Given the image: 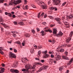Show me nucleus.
Instances as JSON below:
<instances>
[{
	"label": "nucleus",
	"mask_w": 73,
	"mask_h": 73,
	"mask_svg": "<svg viewBox=\"0 0 73 73\" xmlns=\"http://www.w3.org/2000/svg\"><path fill=\"white\" fill-rule=\"evenodd\" d=\"M53 33L54 35H55L57 37H60V36H62L63 34L62 33V32L60 31L58 34H57V30L56 29H54V31H53Z\"/></svg>",
	"instance_id": "nucleus-1"
},
{
	"label": "nucleus",
	"mask_w": 73,
	"mask_h": 73,
	"mask_svg": "<svg viewBox=\"0 0 73 73\" xmlns=\"http://www.w3.org/2000/svg\"><path fill=\"white\" fill-rule=\"evenodd\" d=\"M39 4L41 6V7H42L43 9H47V6L46 5V4L44 2H39Z\"/></svg>",
	"instance_id": "nucleus-2"
},
{
	"label": "nucleus",
	"mask_w": 73,
	"mask_h": 73,
	"mask_svg": "<svg viewBox=\"0 0 73 73\" xmlns=\"http://www.w3.org/2000/svg\"><path fill=\"white\" fill-rule=\"evenodd\" d=\"M48 66H44L43 67H42L40 68V69L38 70L37 72H41V71L42 70H46V69L48 68Z\"/></svg>",
	"instance_id": "nucleus-3"
},
{
	"label": "nucleus",
	"mask_w": 73,
	"mask_h": 73,
	"mask_svg": "<svg viewBox=\"0 0 73 73\" xmlns=\"http://www.w3.org/2000/svg\"><path fill=\"white\" fill-rule=\"evenodd\" d=\"M53 2H54V5H58L59 4V3H60L61 2L60 0H52Z\"/></svg>",
	"instance_id": "nucleus-4"
},
{
	"label": "nucleus",
	"mask_w": 73,
	"mask_h": 73,
	"mask_svg": "<svg viewBox=\"0 0 73 73\" xmlns=\"http://www.w3.org/2000/svg\"><path fill=\"white\" fill-rule=\"evenodd\" d=\"M9 56L10 57H12V58H16V56L15 54L12 53L10 52L9 54Z\"/></svg>",
	"instance_id": "nucleus-5"
},
{
	"label": "nucleus",
	"mask_w": 73,
	"mask_h": 73,
	"mask_svg": "<svg viewBox=\"0 0 73 73\" xmlns=\"http://www.w3.org/2000/svg\"><path fill=\"white\" fill-rule=\"evenodd\" d=\"M44 30L45 32H49L50 33H52V31L49 29V28H48V27L44 28Z\"/></svg>",
	"instance_id": "nucleus-6"
},
{
	"label": "nucleus",
	"mask_w": 73,
	"mask_h": 73,
	"mask_svg": "<svg viewBox=\"0 0 73 73\" xmlns=\"http://www.w3.org/2000/svg\"><path fill=\"white\" fill-rule=\"evenodd\" d=\"M36 66L35 65H33V66L32 67L31 66H29L28 65L27 66V69H35V67Z\"/></svg>",
	"instance_id": "nucleus-7"
},
{
	"label": "nucleus",
	"mask_w": 73,
	"mask_h": 73,
	"mask_svg": "<svg viewBox=\"0 0 73 73\" xmlns=\"http://www.w3.org/2000/svg\"><path fill=\"white\" fill-rule=\"evenodd\" d=\"M56 60L58 61L61 59V56L60 55H58L55 57Z\"/></svg>",
	"instance_id": "nucleus-8"
},
{
	"label": "nucleus",
	"mask_w": 73,
	"mask_h": 73,
	"mask_svg": "<svg viewBox=\"0 0 73 73\" xmlns=\"http://www.w3.org/2000/svg\"><path fill=\"white\" fill-rule=\"evenodd\" d=\"M1 24L2 25H3V26L6 28H9V26H7L6 24H3L2 23H1Z\"/></svg>",
	"instance_id": "nucleus-9"
},
{
	"label": "nucleus",
	"mask_w": 73,
	"mask_h": 73,
	"mask_svg": "<svg viewBox=\"0 0 73 73\" xmlns=\"http://www.w3.org/2000/svg\"><path fill=\"white\" fill-rule=\"evenodd\" d=\"M49 57H50V55L48 54H43L44 58H48Z\"/></svg>",
	"instance_id": "nucleus-10"
},
{
	"label": "nucleus",
	"mask_w": 73,
	"mask_h": 73,
	"mask_svg": "<svg viewBox=\"0 0 73 73\" xmlns=\"http://www.w3.org/2000/svg\"><path fill=\"white\" fill-rule=\"evenodd\" d=\"M11 2L15 5H16V4H17V1H15V0H11Z\"/></svg>",
	"instance_id": "nucleus-11"
},
{
	"label": "nucleus",
	"mask_w": 73,
	"mask_h": 73,
	"mask_svg": "<svg viewBox=\"0 0 73 73\" xmlns=\"http://www.w3.org/2000/svg\"><path fill=\"white\" fill-rule=\"evenodd\" d=\"M0 73H3V72H4V68H0Z\"/></svg>",
	"instance_id": "nucleus-12"
},
{
	"label": "nucleus",
	"mask_w": 73,
	"mask_h": 73,
	"mask_svg": "<svg viewBox=\"0 0 73 73\" xmlns=\"http://www.w3.org/2000/svg\"><path fill=\"white\" fill-rule=\"evenodd\" d=\"M62 57L63 58L65 59V60H69V58L66 56H62Z\"/></svg>",
	"instance_id": "nucleus-13"
},
{
	"label": "nucleus",
	"mask_w": 73,
	"mask_h": 73,
	"mask_svg": "<svg viewBox=\"0 0 73 73\" xmlns=\"http://www.w3.org/2000/svg\"><path fill=\"white\" fill-rule=\"evenodd\" d=\"M72 38L71 37H68L67 40H66V42L68 43L71 40Z\"/></svg>",
	"instance_id": "nucleus-14"
},
{
	"label": "nucleus",
	"mask_w": 73,
	"mask_h": 73,
	"mask_svg": "<svg viewBox=\"0 0 73 73\" xmlns=\"http://www.w3.org/2000/svg\"><path fill=\"white\" fill-rule=\"evenodd\" d=\"M44 32H45V31H42L41 32H40V33L41 34V35H42V36H44L45 35V33Z\"/></svg>",
	"instance_id": "nucleus-15"
},
{
	"label": "nucleus",
	"mask_w": 73,
	"mask_h": 73,
	"mask_svg": "<svg viewBox=\"0 0 73 73\" xmlns=\"http://www.w3.org/2000/svg\"><path fill=\"white\" fill-rule=\"evenodd\" d=\"M30 50L31 53H33L34 52H35V51H34V49H33V48H31Z\"/></svg>",
	"instance_id": "nucleus-16"
},
{
	"label": "nucleus",
	"mask_w": 73,
	"mask_h": 73,
	"mask_svg": "<svg viewBox=\"0 0 73 73\" xmlns=\"http://www.w3.org/2000/svg\"><path fill=\"white\" fill-rule=\"evenodd\" d=\"M73 61V58H72L70 60V61L68 62L69 64H72V62Z\"/></svg>",
	"instance_id": "nucleus-17"
},
{
	"label": "nucleus",
	"mask_w": 73,
	"mask_h": 73,
	"mask_svg": "<svg viewBox=\"0 0 73 73\" xmlns=\"http://www.w3.org/2000/svg\"><path fill=\"white\" fill-rule=\"evenodd\" d=\"M47 50H46L45 51H44L42 52V53L44 54H46L47 53Z\"/></svg>",
	"instance_id": "nucleus-18"
},
{
	"label": "nucleus",
	"mask_w": 73,
	"mask_h": 73,
	"mask_svg": "<svg viewBox=\"0 0 73 73\" xmlns=\"http://www.w3.org/2000/svg\"><path fill=\"white\" fill-rule=\"evenodd\" d=\"M22 60L23 62H25L27 60V59L26 58H22Z\"/></svg>",
	"instance_id": "nucleus-19"
},
{
	"label": "nucleus",
	"mask_w": 73,
	"mask_h": 73,
	"mask_svg": "<svg viewBox=\"0 0 73 73\" xmlns=\"http://www.w3.org/2000/svg\"><path fill=\"white\" fill-rule=\"evenodd\" d=\"M19 24H20V25H24V22H20L19 23Z\"/></svg>",
	"instance_id": "nucleus-20"
},
{
	"label": "nucleus",
	"mask_w": 73,
	"mask_h": 73,
	"mask_svg": "<svg viewBox=\"0 0 73 73\" xmlns=\"http://www.w3.org/2000/svg\"><path fill=\"white\" fill-rule=\"evenodd\" d=\"M63 69H64V66H61L60 68H59V70L60 71H62V70H63Z\"/></svg>",
	"instance_id": "nucleus-21"
},
{
	"label": "nucleus",
	"mask_w": 73,
	"mask_h": 73,
	"mask_svg": "<svg viewBox=\"0 0 73 73\" xmlns=\"http://www.w3.org/2000/svg\"><path fill=\"white\" fill-rule=\"evenodd\" d=\"M54 20H55L56 21H60L61 20V19L59 18H55L54 19Z\"/></svg>",
	"instance_id": "nucleus-22"
},
{
	"label": "nucleus",
	"mask_w": 73,
	"mask_h": 73,
	"mask_svg": "<svg viewBox=\"0 0 73 73\" xmlns=\"http://www.w3.org/2000/svg\"><path fill=\"white\" fill-rule=\"evenodd\" d=\"M14 44H19V45H20V44H21V43H20V41L15 42H14Z\"/></svg>",
	"instance_id": "nucleus-23"
},
{
	"label": "nucleus",
	"mask_w": 73,
	"mask_h": 73,
	"mask_svg": "<svg viewBox=\"0 0 73 73\" xmlns=\"http://www.w3.org/2000/svg\"><path fill=\"white\" fill-rule=\"evenodd\" d=\"M73 14L70 15L69 17V19H73Z\"/></svg>",
	"instance_id": "nucleus-24"
},
{
	"label": "nucleus",
	"mask_w": 73,
	"mask_h": 73,
	"mask_svg": "<svg viewBox=\"0 0 73 73\" xmlns=\"http://www.w3.org/2000/svg\"><path fill=\"white\" fill-rule=\"evenodd\" d=\"M73 31H71L69 35L70 36V37H72V35H73Z\"/></svg>",
	"instance_id": "nucleus-25"
},
{
	"label": "nucleus",
	"mask_w": 73,
	"mask_h": 73,
	"mask_svg": "<svg viewBox=\"0 0 73 73\" xmlns=\"http://www.w3.org/2000/svg\"><path fill=\"white\" fill-rule=\"evenodd\" d=\"M17 1V4H18V3H21V0H18L17 1Z\"/></svg>",
	"instance_id": "nucleus-26"
},
{
	"label": "nucleus",
	"mask_w": 73,
	"mask_h": 73,
	"mask_svg": "<svg viewBox=\"0 0 73 73\" xmlns=\"http://www.w3.org/2000/svg\"><path fill=\"white\" fill-rule=\"evenodd\" d=\"M38 49H41L42 48V46L41 45H38Z\"/></svg>",
	"instance_id": "nucleus-27"
},
{
	"label": "nucleus",
	"mask_w": 73,
	"mask_h": 73,
	"mask_svg": "<svg viewBox=\"0 0 73 73\" xmlns=\"http://www.w3.org/2000/svg\"><path fill=\"white\" fill-rule=\"evenodd\" d=\"M59 52H64V49L62 48L58 50Z\"/></svg>",
	"instance_id": "nucleus-28"
},
{
	"label": "nucleus",
	"mask_w": 73,
	"mask_h": 73,
	"mask_svg": "<svg viewBox=\"0 0 73 73\" xmlns=\"http://www.w3.org/2000/svg\"><path fill=\"white\" fill-rule=\"evenodd\" d=\"M14 72L15 73H19V71L17 70H14Z\"/></svg>",
	"instance_id": "nucleus-29"
},
{
	"label": "nucleus",
	"mask_w": 73,
	"mask_h": 73,
	"mask_svg": "<svg viewBox=\"0 0 73 73\" xmlns=\"http://www.w3.org/2000/svg\"><path fill=\"white\" fill-rule=\"evenodd\" d=\"M65 25L66 26V27L67 28H69L70 27V26L69 25L67 24H65Z\"/></svg>",
	"instance_id": "nucleus-30"
},
{
	"label": "nucleus",
	"mask_w": 73,
	"mask_h": 73,
	"mask_svg": "<svg viewBox=\"0 0 73 73\" xmlns=\"http://www.w3.org/2000/svg\"><path fill=\"white\" fill-rule=\"evenodd\" d=\"M54 8H55V7H50V10H53V9H54Z\"/></svg>",
	"instance_id": "nucleus-31"
},
{
	"label": "nucleus",
	"mask_w": 73,
	"mask_h": 73,
	"mask_svg": "<svg viewBox=\"0 0 73 73\" xmlns=\"http://www.w3.org/2000/svg\"><path fill=\"white\" fill-rule=\"evenodd\" d=\"M11 33H12L13 34H16L17 33V32L15 31H13L11 32Z\"/></svg>",
	"instance_id": "nucleus-32"
},
{
	"label": "nucleus",
	"mask_w": 73,
	"mask_h": 73,
	"mask_svg": "<svg viewBox=\"0 0 73 73\" xmlns=\"http://www.w3.org/2000/svg\"><path fill=\"white\" fill-rule=\"evenodd\" d=\"M4 0L6 1V0H0V3H4Z\"/></svg>",
	"instance_id": "nucleus-33"
},
{
	"label": "nucleus",
	"mask_w": 73,
	"mask_h": 73,
	"mask_svg": "<svg viewBox=\"0 0 73 73\" xmlns=\"http://www.w3.org/2000/svg\"><path fill=\"white\" fill-rule=\"evenodd\" d=\"M10 71L11 72H12V73H15V70L14 69H11Z\"/></svg>",
	"instance_id": "nucleus-34"
},
{
	"label": "nucleus",
	"mask_w": 73,
	"mask_h": 73,
	"mask_svg": "<svg viewBox=\"0 0 73 73\" xmlns=\"http://www.w3.org/2000/svg\"><path fill=\"white\" fill-rule=\"evenodd\" d=\"M36 65H41V63H40L39 62H36Z\"/></svg>",
	"instance_id": "nucleus-35"
},
{
	"label": "nucleus",
	"mask_w": 73,
	"mask_h": 73,
	"mask_svg": "<svg viewBox=\"0 0 73 73\" xmlns=\"http://www.w3.org/2000/svg\"><path fill=\"white\" fill-rule=\"evenodd\" d=\"M41 53V50H39L38 52V55H39V56H40Z\"/></svg>",
	"instance_id": "nucleus-36"
},
{
	"label": "nucleus",
	"mask_w": 73,
	"mask_h": 73,
	"mask_svg": "<svg viewBox=\"0 0 73 73\" xmlns=\"http://www.w3.org/2000/svg\"><path fill=\"white\" fill-rule=\"evenodd\" d=\"M53 60L52 59H50V63H51V64H52V63H53Z\"/></svg>",
	"instance_id": "nucleus-37"
},
{
	"label": "nucleus",
	"mask_w": 73,
	"mask_h": 73,
	"mask_svg": "<svg viewBox=\"0 0 73 73\" xmlns=\"http://www.w3.org/2000/svg\"><path fill=\"white\" fill-rule=\"evenodd\" d=\"M65 54L66 56H68V52L67 51H65Z\"/></svg>",
	"instance_id": "nucleus-38"
},
{
	"label": "nucleus",
	"mask_w": 73,
	"mask_h": 73,
	"mask_svg": "<svg viewBox=\"0 0 73 73\" xmlns=\"http://www.w3.org/2000/svg\"><path fill=\"white\" fill-rule=\"evenodd\" d=\"M26 37H29L30 36V35H29V34H27L26 35Z\"/></svg>",
	"instance_id": "nucleus-39"
},
{
	"label": "nucleus",
	"mask_w": 73,
	"mask_h": 73,
	"mask_svg": "<svg viewBox=\"0 0 73 73\" xmlns=\"http://www.w3.org/2000/svg\"><path fill=\"white\" fill-rule=\"evenodd\" d=\"M25 41H23L22 43V45L23 46H25Z\"/></svg>",
	"instance_id": "nucleus-40"
},
{
	"label": "nucleus",
	"mask_w": 73,
	"mask_h": 73,
	"mask_svg": "<svg viewBox=\"0 0 73 73\" xmlns=\"http://www.w3.org/2000/svg\"><path fill=\"white\" fill-rule=\"evenodd\" d=\"M40 13H41L40 12L39 13L38 15V17L39 19L40 17Z\"/></svg>",
	"instance_id": "nucleus-41"
},
{
	"label": "nucleus",
	"mask_w": 73,
	"mask_h": 73,
	"mask_svg": "<svg viewBox=\"0 0 73 73\" xmlns=\"http://www.w3.org/2000/svg\"><path fill=\"white\" fill-rule=\"evenodd\" d=\"M25 8L27 10V9H28V5H26L25 6Z\"/></svg>",
	"instance_id": "nucleus-42"
},
{
	"label": "nucleus",
	"mask_w": 73,
	"mask_h": 73,
	"mask_svg": "<svg viewBox=\"0 0 73 73\" xmlns=\"http://www.w3.org/2000/svg\"><path fill=\"white\" fill-rule=\"evenodd\" d=\"M58 54H59V52H56V53L55 54V57L56 56H59Z\"/></svg>",
	"instance_id": "nucleus-43"
},
{
	"label": "nucleus",
	"mask_w": 73,
	"mask_h": 73,
	"mask_svg": "<svg viewBox=\"0 0 73 73\" xmlns=\"http://www.w3.org/2000/svg\"><path fill=\"white\" fill-rule=\"evenodd\" d=\"M63 22L64 23V24L65 25V24H66V23H68L67 22H66V21H65V19H64L63 20Z\"/></svg>",
	"instance_id": "nucleus-44"
},
{
	"label": "nucleus",
	"mask_w": 73,
	"mask_h": 73,
	"mask_svg": "<svg viewBox=\"0 0 73 73\" xmlns=\"http://www.w3.org/2000/svg\"><path fill=\"white\" fill-rule=\"evenodd\" d=\"M27 2H28V1H27V0H25L24 1V4H27Z\"/></svg>",
	"instance_id": "nucleus-45"
},
{
	"label": "nucleus",
	"mask_w": 73,
	"mask_h": 73,
	"mask_svg": "<svg viewBox=\"0 0 73 73\" xmlns=\"http://www.w3.org/2000/svg\"><path fill=\"white\" fill-rule=\"evenodd\" d=\"M49 18L50 19H53V17L52 16H49Z\"/></svg>",
	"instance_id": "nucleus-46"
},
{
	"label": "nucleus",
	"mask_w": 73,
	"mask_h": 73,
	"mask_svg": "<svg viewBox=\"0 0 73 73\" xmlns=\"http://www.w3.org/2000/svg\"><path fill=\"white\" fill-rule=\"evenodd\" d=\"M44 13H42V14L40 16H41L42 17H43L44 15Z\"/></svg>",
	"instance_id": "nucleus-47"
},
{
	"label": "nucleus",
	"mask_w": 73,
	"mask_h": 73,
	"mask_svg": "<svg viewBox=\"0 0 73 73\" xmlns=\"http://www.w3.org/2000/svg\"><path fill=\"white\" fill-rule=\"evenodd\" d=\"M66 4V2H65L64 3H63L62 4V6H64V5H65V4Z\"/></svg>",
	"instance_id": "nucleus-48"
},
{
	"label": "nucleus",
	"mask_w": 73,
	"mask_h": 73,
	"mask_svg": "<svg viewBox=\"0 0 73 73\" xmlns=\"http://www.w3.org/2000/svg\"><path fill=\"white\" fill-rule=\"evenodd\" d=\"M52 43H53V44H54V42H55V40L54 39H53L52 40Z\"/></svg>",
	"instance_id": "nucleus-49"
},
{
	"label": "nucleus",
	"mask_w": 73,
	"mask_h": 73,
	"mask_svg": "<svg viewBox=\"0 0 73 73\" xmlns=\"http://www.w3.org/2000/svg\"><path fill=\"white\" fill-rule=\"evenodd\" d=\"M3 50V48L2 47H0V51H1Z\"/></svg>",
	"instance_id": "nucleus-50"
},
{
	"label": "nucleus",
	"mask_w": 73,
	"mask_h": 73,
	"mask_svg": "<svg viewBox=\"0 0 73 73\" xmlns=\"http://www.w3.org/2000/svg\"><path fill=\"white\" fill-rule=\"evenodd\" d=\"M0 53L1 54H4V52L1 51H0Z\"/></svg>",
	"instance_id": "nucleus-51"
},
{
	"label": "nucleus",
	"mask_w": 73,
	"mask_h": 73,
	"mask_svg": "<svg viewBox=\"0 0 73 73\" xmlns=\"http://www.w3.org/2000/svg\"><path fill=\"white\" fill-rule=\"evenodd\" d=\"M14 52H15V53H17V50L16 49H14Z\"/></svg>",
	"instance_id": "nucleus-52"
},
{
	"label": "nucleus",
	"mask_w": 73,
	"mask_h": 73,
	"mask_svg": "<svg viewBox=\"0 0 73 73\" xmlns=\"http://www.w3.org/2000/svg\"><path fill=\"white\" fill-rule=\"evenodd\" d=\"M13 4V3H12L11 2H10L9 4V5H12V4Z\"/></svg>",
	"instance_id": "nucleus-53"
},
{
	"label": "nucleus",
	"mask_w": 73,
	"mask_h": 73,
	"mask_svg": "<svg viewBox=\"0 0 73 73\" xmlns=\"http://www.w3.org/2000/svg\"><path fill=\"white\" fill-rule=\"evenodd\" d=\"M0 28H1V31H3L4 30V28H3L2 27H1V26H0Z\"/></svg>",
	"instance_id": "nucleus-54"
},
{
	"label": "nucleus",
	"mask_w": 73,
	"mask_h": 73,
	"mask_svg": "<svg viewBox=\"0 0 73 73\" xmlns=\"http://www.w3.org/2000/svg\"><path fill=\"white\" fill-rule=\"evenodd\" d=\"M32 32L33 34H34L35 33V30H32Z\"/></svg>",
	"instance_id": "nucleus-55"
},
{
	"label": "nucleus",
	"mask_w": 73,
	"mask_h": 73,
	"mask_svg": "<svg viewBox=\"0 0 73 73\" xmlns=\"http://www.w3.org/2000/svg\"><path fill=\"white\" fill-rule=\"evenodd\" d=\"M25 70H25V69H24V68H23L22 70V72H24V71H25Z\"/></svg>",
	"instance_id": "nucleus-56"
},
{
	"label": "nucleus",
	"mask_w": 73,
	"mask_h": 73,
	"mask_svg": "<svg viewBox=\"0 0 73 73\" xmlns=\"http://www.w3.org/2000/svg\"><path fill=\"white\" fill-rule=\"evenodd\" d=\"M41 62H42V63L44 62H45V60H41Z\"/></svg>",
	"instance_id": "nucleus-57"
},
{
	"label": "nucleus",
	"mask_w": 73,
	"mask_h": 73,
	"mask_svg": "<svg viewBox=\"0 0 73 73\" xmlns=\"http://www.w3.org/2000/svg\"><path fill=\"white\" fill-rule=\"evenodd\" d=\"M9 13H8L7 12H5V15H8Z\"/></svg>",
	"instance_id": "nucleus-58"
},
{
	"label": "nucleus",
	"mask_w": 73,
	"mask_h": 73,
	"mask_svg": "<svg viewBox=\"0 0 73 73\" xmlns=\"http://www.w3.org/2000/svg\"><path fill=\"white\" fill-rule=\"evenodd\" d=\"M51 57H52V58H53L54 57V55L52 54L51 55Z\"/></svg>",
	"instance_id": "nucleus-59"
},
{
	"label": "nucleus",
	"mask_w": 73,
	"mask_h": 73,
	"mask_svg": "<svg viewBox=\"0 0 73 73\" xmlns=\"http://www.w3.org/2000/svg\"><path fill=\"white\" fill-rule=\"evenodd\" d=\"M53 63H54V64H56V63H57V62L56 61H53Z\"/></svg>",
	"instance_id": "nucleus-60"
},
{
	"label": "nucleus",
	"mask_w": 73,
	"mask_h": 73,
	"mask_svg": "<svg viewBox=\"0 0 73 73\" xmlns=\"http://www.w3.org/2000/svg\"><path fill=\"white\" fill-rule=\"evenodd\" d=\"M8 15L10 17H11V14L10 13H9V14H8Z\"/></svg>",
	"instance_id": "nucleus-61"
},
{
	"label": "nucleus",
	"mask_w": 73,
	"mask_h": 73,
	"mask_svg": "<svg viewBox=\"0 0 73 73\" xmlns=\"http://www.w3.org/2000/svg\"><path fill=\"white\" fill-rule=\"evenodd\" d=\"M31 6L33 8H35V5H31Z\"/></svg>",
	"instance_id": "nucleus-62"
},
{
	"label": "nucleus",
	"mask_w": 73,
	"mask_h": 73,
	"mask_svg": "<svg viewBox=\"0 0 73 73\" xmlns=\"http://www.w3.org/2000/svg\"><path fill=\"white\" fill-rule=\"evenodd\" d=\"M36 30L37 31H40V29L38 28H36Z\"/></svg>",
	"instance_id": "nucleus-63"
},
{
	"label": "nucleus",
	"mask_w": 73,
	"mask_h": 73,
	"mask_svg": "<svg viewBox=\"0 0 73 73\" xmlns=\"http://www.w3.org/2000/svg\"><path fill=\"white\" fill-rule=\"evenodd\" d=\"M69 70H67L66 71V73H69Z\"/></svg>",
	"instance_id": "nucleus-64"
}]
</instances>
